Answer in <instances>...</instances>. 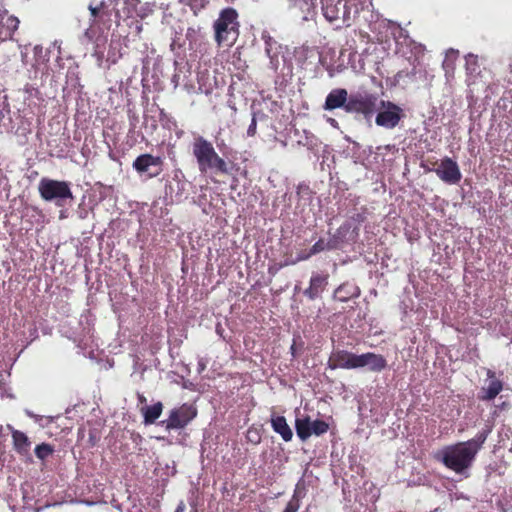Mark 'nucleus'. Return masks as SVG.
Segmentation results:
<instances>
[{
    "mask_svg": "<svg viewBox=\"0 0 512 512\" xmlns=\"http://www.w3.org/2000/svg\"><path fill=\"white\" fill-rule=\"evenodd\" d=\"M311 256H313V254H310V250L307 252H301L298 254L296 261H304L309 259Z\"/></svg>",
    "mask_w": 512,
    "mask_h": 512,
    "instance_id": "nucleus-33",
    "label": "nucleus"
},
{
    "mask_svg": "<svg viewBox=\"0 0 512 512\" xmlns=\"http://www.w3.org/2000/svg\"><path fill=\"white\" fill-rule=\"evenodd\" d=\"M421 163H424L425 165H427L428 167H434V168H437V160H430V159H427L426 161H422Z\"/></svg>",
    "mask_w": 512,
    "mask_h": 512,
    "instance_id": "nucleus-35",
    "label": "nucleus"
},
{
    "mask_svg": "<svg viewBox=\"0 0 512 512\" xmlns=\"http://www.w3.org/2000/svg\"><path fill=\"white\" fill-rule=\"evenodd\" d=\"M348 92L346 89L337 88L333 89L325 99V103L323 108L328 111H332L338 108H343L346 111V106L348 103Z\"/></svg>",
    "mask_w": 512,
    "mask_h": 512,
    "instance_id": "nucleus-13",
    "label": "nucleus"
},
{
    "mask_svg": "<svg viewBox=\"0 0 512 512\" xmlns=\"http://www.w3.org/2000/svg\"><path fill=\"white\" fill-rule=\"evenodd\" d=\"M338 248V242L335 238L329 239L327 242L324 239H319L311 248L310 254L316 255L325 250H334Z\"/></svg>",
    "mask_w": 512,
    "mask_h": 512,
    "instance_id": "nucleus-22",
    "label": "nucleus"
},
{
    "mask_svg": "<svg viewBox=\"0 0 512 512\" xmlns=\"http://www.w3.org/2000/svg\"><path fill=\"white\" fill-rule=\"evenodd\" d=\"M355 354L347 350L334 351L328 360V367L334 369H353Z\"/></svg>",
    "mask_w": 512,
    "mask_h": 512,
    "instance_id": "nucleus-12",
    "label": "nucleus"
},
{
    "mask_svg": "<svg viewBox=\"0 0 512 512\" xmlns=\"http://www.w3.org/2000/svg\"><path fill=\"white\" fill-rule=\"evenodd\" d=\"M489 433L490 429H484L468 441L446 446L435 455V459L441 461L448 469L458 474L463 473L472 465Z\"/></svg>",
    "mask_w": 512,
    "mask_h": 512,
    "instance_id": "nucleus-1",
    "label": "nucleus"
},
{
    "mask_svg": "<svg viewBox=\"0 0 512 512\" xmlns=\"http://www.w3.org/2000/svg\"><path fill=\"white\" fill-rule=\"evenodd\" d=\"M368 367L373 372H381L387 367V361L383 355L370 352Z\"/></svg>",
    "mask_w": 512,
    "mask_h": 512,
    "instance_id": "nucleus-23",
    "label": "nucleus"
},
{
    "mask_svg": "<svg viewBox=\"0 0 512 512\" xmlns=\"http://www.w3.org/2000/svg\"><path fill=\"white\" fill-rule=\"evenodd\" d=\"M14 450L20 455H27L30 451L31 442L27 435L19 430L12 432Z\"/></svg>",
    "mask_w": 512,
    "mask_h": 512,
    "instance_id": "nucleus-17",
    "label": "nucleus"
},
{
    "mask_svg": "<svg viewBox=\"0 0 512 512\" xmlns=\"http://www.w3.org/2000/svg\"><path fill=\"white\" fill-rule=\"evenodd\" d=\"M38 191L44 201H55L57 206H62L61 201L73 199L70 184L43 177L38 185Z\"/></svg>",
    "mask_w": 512,
    "mask_h": 512,
    "instance_id": "nucleus-4",
    "label": "nucleus"
},
{
    "mask_svg": "<svg viewBox=\"0 0 512 512\" xmlns=\"http://www.w3.org/2000/svg\"><path fill=\"white\" fill-rule=\"evenodd\" d=\"M360 294L359 288L351 283H343L334 291V299L340 302H347L351 298L358 297Z\"/></svg>",
    "mask_w": 512,
    "mask_h": 512,
    "instance_id": "nucleus-16",
    "label": "nucleus"
},
{
    "mask_svg": "<svg viewBox=\"0 0 512 512\" xmlns=\"http://www.w3.org/2000/svg\"><path fill=\"white\" fill-rule=\"evenodd\" d=\"M138 399H139L140 403H145L146 402V398L143 395H139Z\"/></svg>",
    "mask_w": 512,
    "mask_h": 512,
    "instance_id": "nucleus-38",
    "label": "nucleus"
},
{
    "mask_svg": "<svg viewBox=\"0 0 512 512\" xmlns=\"http://www.w3.org/2000/svg\"><path fill=\"white\" fill-rule=\"evenodd\" d=\"M238 14L233 8H226L221 13L214 24L215 39L219 46H231L238 36Z\"/></svg>",
    "mask_w": 512,
    "mask_h": 512,
    "instance_id": "nucleus-3",
    "label": "nucleus"
},
{
    "mask_svg": "<svg viewBox=\"0 0 512 512\" xmlns=\"http://www.w3.org/2000/svg\"><path fill=\"white\" fill-rule=\"evenodd\" d=\"M88 9L91 13V25L99 24L105 15L110 16V14L105 11V4L103 1L100 2L99 5L90 4Z\"/></svg>",
    "mask_w": 512,
    "mask_h": 512,
    "instance_id": "nucleus-21",
    "label": "nucleus"
},
{
    "mask_svg": "<svg viewBox=\"0 0 512 512\" xmlns=\"http://www.w3.org/2000/svg\"><path fill=\"white\" fill-rule=\"evenodd\" d=\"M271 427L273 431L281 436L283 441L289 442L293 438V432L290 426L287 423V420L284 416L276 415L275 413L271 414L270 419Z\"/></svg>",
    "mask_w": 512,
    "mask_h": 512,
    "instance_id": "nucleus-14",
    "label": "nucleus"
},
{
    "mask_svg": "<svg viewBox=\"0 0 512 512\" xmlns=\"http://www.w3.org/2000/svg\"><path fill=\"white\" fill-rule=\"evenodd\" d=\"M322 11L324 17L329 22H334L339 18L340 8L338 7V4H334L328 0L325 2L322 1Z\"/></svg>",
    "mask_w": 512,
    "mask_h": 512,
    "instance_id": "nucleus-24",
    "label": "nucleus"
},
{
    "mask_svg": "<svg viewBox=\"0 0 512 512\" xmlns=\"http://www.w3.org/2000/svg\"><path fill=\"white\" fill-rule=\"evenodd\" d=\"M197 408L188 403H184L181 406L174 408L170 411L169 417L166 420L160 422L167 431L184 429L196 416Z\"/></svg>",
    "mask_w": 512,
    "mask_h": 512,
    "instance_id": "nucleus-6",
    "label": "nucleus"
},
{
    "mask_svg": "<svg viewBox=\"0 0 512 512\" xmlns=\"http://www.w3.org/2000/svg\"><path fill=\"white\" fill-rule=\"evenodd\" d=\"M487 376L490 382L487 388H483L484 395L480 396V399L483 401L493 400L503 389V383L495 379V373L493 371L489 370Z\"/></svg>",
    "mask_w": 512,
    "mask_h": 512,
    "instance_id": "nucleus-15",
    "label": "nucleus"
},
{
    "mask_svg": "<svg viewBox=\"0 0 512 512\" xmlns=\"http://www.w3.org/2000/svg\"><path fill=\"white\" fill-rule=\"evenodd\" d=\"M329 430V424L326 423L324 420H314V421H311V436L312 435H316V436H321L323 434H325L327 431Z\"/></svg>",
    "mask_w": 512,
    "mask_h": 512,
    "instance_id": "nucleus-26",
    "label": "nucleus"
},
{
    "mask_svg": "<svg viewBox=\"0 0 512 512\" xmlns=\"http://www.w3.org/2000/svg\"><path fill=\"white\" fill-rule=\"evenodd\" d=\"M19 23L17 17L10 15L7 11H0V44L12 39Z\"/></svg>",
    "mask_w": 512,
    "mask_h": 512,
    "instance_id": "nucleus-10",
    "label": "nucleus"
},
{
    "mask_svg": "<svg viewBox=\"0 0 512 512\" xmlns=\"http://www.w3.org/2000/svg\"><path fill=\"white\" fill-rule=\"evenodd\" d=\"M420 167L425 172H435L439 179L447 184H457L462 178L457 162L448 156L441 159L437 168L428 167L424 163H421Z\"/></svg>",
    "mask_w": 512,
    "mask_h": 512,
    "instance_id": "nucleus-7",
    "label": "nucleus"
},
{
    "mask_svg": "<svg viewBox=\"0 0 512 512\" xmlns=\"http://www.w3.org/2000/svg\"><path fill=\"white\" fill-rule=\"evenodd\" d=\"M264 40H265V51L267 53V55L272 58L271 56V50H272V47H271V44L273 42V39L270 37V36H263Z\"/></svg>",
    "mask_w": 512,
    "mask_h": 512,
    "instance_id": "nucleus-32",
    "label": "nucleus"
},
{
    "mask_svg": "<svg viewBox=\"0 0 512 512\" xmlns=\"http://www.w3.org/2000/svg\"><path fill=\"white\" fill-rule=\"evenodd\" d=\"M300 508V502L296 497H291L290 501L287 503L283 512H297Z\"/></svg>",
    "mask_w": 512,
    "mask_h": 512,
    "instance_id": "nucleus-29",
    "label": "nucleus"
},
{
    "mask_svg": "<svg viewBox=\"0 0 512 512\" xmlns=\"http://www.w3.org/2000/svg\"><path fill=\"white\" fill-rule=\"evenodd\" d=\"M305 496V485H304V482L303 481H299L297 484H296V487H295V490H294V493L292 495V497H296L297 500L300 502L301 499Z\"/></svg>",
    "mask_w": 512,
    "mask_h": 512,
    "instance_id": "nucleus-28",
    "label": "nucleus"
},
{
    "mask_svg": "<svg viewBox=\"0 0 512 512\" xmlns=\"http://www.w3.org/2000/svg\"><path fill=\"white\" fill-rule=\"evenodd\" d=\"M466 73L469 77V85L475 83L478 76L481 75L478 57L473 54L466 56Z\"/></svg>",
    "mask_w": 512,
    "mask_h": 512,
    "instance_id": "nucleus-18",
    "label": "nucleus"
},
{
    "mask_svg": "<svg viewBox=\"0 0 512 512\" xmlns=\"http://www.w3.org/2000/svg\"><path fill=\"white\" fill-rule=\"evenodd\" d=\"M185 503L183 501H181L178 506L176 507L175 511L174 512H184L185 511Z\"/></svg>",
    "mask_w": 512,
    "mask_h": 512,
    "instance_id": "nucleus-36",
    "label": "nucleus"
},
{
    "mask_svg": "<svg viewBox=\"0 0 512 512\" xmlns=\"http://www.w3.org/2000/svg\"><path fill=\"white\" fill-rule=\"evenodd\" d=\"M192 153L196 159L198 169L201 173L214 171L215 173L229 174L227 162L216 152L212 142L198 136L192 143Z\"/></svg>",
    "mask_w": 512,
    "mask_h": 512,
    "instance_id": "nucleus-2",
    "label": "nucleus"
},
{
    "mask_svg": "<svg viewBox=\"0 0 512 512\" xmlns=\"http://www.w3.org/2000/svg\"><path fill=\"white\" fill-rule=\"evenodd\" d=\"M163 411L162 402H157L151 406L142 408V414L145 424H153L161 416Z\"/></svg>",
    "mask_w": 512,
    "mask_h": 512,
    "instance_id": "nucleus-19",
    "label": "nucleus"
},
{
    "mask_svg": "<svg viewBox=\"0 0 512 512\" xmlns=\"http://www.w3.org/2000/svg\"><path fill=\"white\" fill-rule=\"evenodd\" d=\"M327 273H315L311 276L309 287L304 290V295L310 300L317 299L328 285Z\"/></svg>",
    "mask_w": 512,
    "mask_h": 512,
    "instance_id": "nucleus-11",
    "label": "nucleus"
},
{
    "mask_svg": "<svg viewBox=\"0 0 512 512\" xmlns=\"http://www.w3.org/2000/svg\"><path fill=\"white\" fill-rule=\"evenodd\" d=\"M256 130H257V120H256L255 115H253L251 123L247 129V136L254 137L256 135Z\"/></svg>",
    "mask_w": 512,
    "mask_h": 512,
    "instance_id": "nucleus-31",
    "label": "nucleus"
},
{
    "mask_svg": "<svg viewBox=\"0 0 512 512\" xmlns=\"http://www.w3.org/2000/svg\"><path fill=\"white\" fill-rule=\"evenodd\" d=\"M378 97L368 92H357L349 95L346 106L347 113L360 114L365 119L372 117L377 109Z\"/></svg>",
    "mask_w": 512,
    "mask_h": 512,
    "instance_id": "nucleus-5",
    "label": "nucleus"
},
{
    "mask_svg": "<svg viewBox=\"0 0 512 512\" xmlns=\"http://www.w3.org/2000/svg\"><path fill=\"white\" fill-rule=\"evenodd\" d=\"M295 429L297 436L305 441L311 437V419L309 416H305L304 418H297L295 420Z\"/></svg>",
    "mask_w": 512,
    "mask_h": 512,
    "instance_id": "nucleus-20",
    "label": "nucleus"
},
{
    "mask_svg": "<svg viewBox=\"0 0 512 512\" xmlns=\"http://www.w3.org/2000/svg\"><path fill=\"white\" fill-rule=\"evenodd\" d=\"M369 355H370V352L363 353L361 355L355 354L353 369L368 366Z\"/></svg>",
    "mask_w": 512,
    "mask_h": 512,
    "instance_id": "nucleus-27",
    "label": "nucleus"
},
{
    "mask_svg": "<svg viewBox=\"0 0 512 512\" xmlns=\"http://www.w3.org/2000/svg\"><path fill=\"white\" fill-rule=\"evenodd\" d=\"M380 103L383 110L377 114L376 124L388 129L395 128L403 117V110L391 101L381 100Z\"/></svg>",
    "mask_w": 512,
    "mask_h": 512,
    "instance_id": "nucleus-9",
    "label": "nucleus"
},
{
    "mask_svg": "<svg viewBox=\"0 0 512 512\" xmlns=\"http://www.w3.org/2000/svg\"><path fill=\"white\" fill-rule=\"evenodd\" d=\"M252 434V431H248L247 433V438L249 439V441L253 442V443H259L260 441V436L258 435L257 432H254V436H251Z\"/></svg>",
    "mask_w": 512,
    "mask_h": 512,
    "instance_id": "nucleus-34",
    "label": "nucleus"
},
{
    "mask_svg": "<svg viewBox=\"0 0 512 512\" xmlns=\"http://www.w3.org/2000/svg\"><path fill=\"white\" fill-rule=\"evenodd\" d=\"M290 350H291V354L295 357V355H296V344H295V342L291 345Z\"/></svg>",
    "mask_w": 512,
    "mask_h": 512,
    "instance_id": "nucleus-37",
    "label": "nucleus"
},
{
    "mask_svg": "<svg viewBox=\"0 0 512 512\" xmlns=\"http://www.w3.org/2000/svg\"><path fill=\"white\" fill-rule=\"evenodd\" d=\"M164 159L149 153L139 155L132 163L133 169L139 174L157 177L163 170Z\"/></svg>",
    "mask_w": 512,
    "mask_h": 512,
    "instance_id": "nucleus-8",
    "label": "nucleus"
},
{
    "mask_svg": "<svg viewBox=\"0 0 512 512\" xmlns=\"http://www.w3.org/2000/svg\"><path fill=\"white\" fill-rule=\"evenodd\" d=\"M189 4L192 10H201L209 4V0H189Z\"/></svg>",
    "mask_w": 512,
    "mask_h": 512,
    "instance_id": "nucleus-30",
    "label": "nucleus"
},
{
    "mask_svg": "<svg viewBox=\"0 0 512 512\" xmlns=\"http://www.w3.org/2000/svg\"><path fill=\"white\" fill-rule=\"evenodd\" d=\"M54 447L48 443H41L35 447V455L44 461L54 453Z\"/></svg>",
    "mask_w": 512,
    "mask_h": 512,
    "instance_id": "nucleus-25",
    "label": "nucleus"
}]
</instances>
